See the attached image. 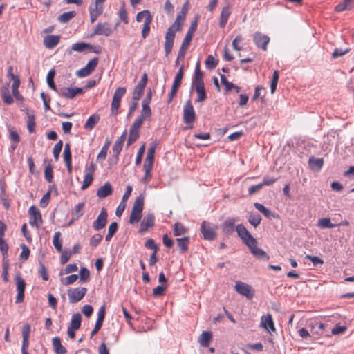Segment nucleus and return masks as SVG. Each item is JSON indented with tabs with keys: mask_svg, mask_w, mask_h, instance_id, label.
Returning a JSON list of instances; mask_svg holds the SVG:
<instances>
[{
	"mask_svg": "<svg viewBox=\"0 0 354 354\" xmlns=\"http://www.w3.org/2000/svg\"><path fill=\"white\" fill-rule=\"evenodd\" d=\"M156 149V144L153 143L147 150V156L145 158V163L143 165L145 176L142 178V181L144 182H148L151 178V171L153 164Z\"/></svg>",
	"mask_w": 354,
	"mask_h": 354,
	"instance_id": "nucleus-3",
	"label": "nucleus"
},
{
	"mask_svg": "<svg viewBox=\"0 0 354 354\" xmlns=\"http://www.w3.org/2000/svg\"><path fill=\"white\" fill-rule=\"evenodd\" d=\"M139 137V131L130 129L129 136L127 140V146H130L132 143L137 140Z\"/></svg>",
	"mask_w": 354,
	"mask_h": 354,
	"instance_id": "nucleus-44",
	"label": "nucleus"
},
{
	"mask_svg": "<svg viewBox=\"0 0 354 354\" xmlns=\"http://www.w3.org/2000/svg\"><path fill=\"white\" fill-rule=\"evenodd\" d=\"M61 233L60 232H55L53 236V244L55 249L61 252H62V241L60 239Z\"/></svg>",
	"mask_w": 354,
	"mask_h": 354,
	"instance_id": "nucleus-33",
	"label": "nucleus"
},
{
	"mask_svg": "<svg viewBox=\"0 0 354 354\" xmlns=\"http://www.w3.org/2000/svg\"><path fill=\"white\" fill-rule=\"evenodd\" d=\"M16 281V288L17 295L16 297V303L19 304L24 301V290L26 288V282L21 278L19 274H17L15 277Z\"/></svg>",
	"mask_w": 354,
	"mask_h": 354,
	"instance_id": "nucleus-11",
	"label": "nucleus"
},
{
	"mask_svg": "<svg viewBox=\"0 0 354 354\" xmlns=\"http://www.w3.org/2000/svg\"><path fill=\"white\" fill-rule=\"evenodd\" d=\"M254 207L257 209H258L260 212H261L265 216L268 218H270L272 216V212L266 208L264 205L261 203H255Z\"/></svg>",
	"mask_w": 354,
	"mask_h": 354,
	"instance_id": "nucleus-46",
	"label": "nucleus"
},
{
	"mask_svg": "<svg viewBox=\"0 0 354 354\" xmlns=\"http://www.w3.org/2000/svg\"><path fill=\"white\" fill-rule=\"evenodd\" d=\"M125 92L126 88L124 87H119L115 90L111 102L112 114L115 115L118 113V110L120 107L121 98L123 97Z\"/></svg>",
	"mask_w": 354,
	"mask_h": 354,
	"instance_id": "nucleus-7",
	"label": "nucleus"
},
{
	"mask_svg": "<svg viewBox=\"0 0 354 354\" xmlns=\"http://www.w3.org/2000/svg\"><path fill=\"white\" fill-rule=\"evenodd\" d=\"M62 147H63V142L62 140H59L54 146L53 153V156H54L55 160H58L59 153L62 149Z\"/></svg>",
	"mask_w": 354,
	"mask_h": 354,
	"instance_id": "nucleus-49",
	"label": "nucleus"
},
{
	"mask_svg": "<svg viewBox=\"0 0 354 354\" xmlns=\"http://www.w3.org/2000/svg\"><path fill=\"white\" fill-rule=\"evenodd\" d=\"M198 24V19L196 18L194 21H192L189 30L183 39V41L181 44L180 50L178 51V57L175 62V65L178 66L180 61H183L185 57V53L188 49V47L190 44L191 40L194 35V32L197 28Z\"/></svg>",
	"mask_w": 354,
	"mask_h": 354,
	"instance_id": "nucleus-2",
	"label": "nucleus"
},
{
	"mask_svg": "<svg viewBox=\"0 0 354 354\" xmlns=\"http://www.w3.org/2000/svg\"><path fill=\"white\" fill-rule=\"evenodd\" d=\"M143 207L144 196L143 194H140L134 201L129 217V223L133 224L138 223L140 220Z\"/></svg>",
	"mask_w": 354,
	"mask_h": 354,
	"instance_id": "nucleus-4",
	"label": "nucleus"
},
{
	"mask_svg": "<svg viewBox=\"0 0 354 354\" xmlns=\"http://www.w3.org/2000/svg\"><path fill=\"white\" fill-rule=\"evenodd\" d=\"M260 326L265 328L269 333L275 331L274 322L270 314H267L261 317Z\"/></svg>",
	"mask_w": 354,
	"mask_h": 354,
	"instance_id": "nucleus-21",
	"label": "nucleus"
},
{
	"mask_svg": "<svg viewBox=\"0 0 354 354\" xmlns=\"http://www.w3.org/2000/svg\"><path fill=\"white\" fill-rule=\"evenodd\" d=\"M192 87L196 90L198 95V97L196 101L198 102L205 101L207 98V95L204 88V82L192 83Z\"/></svg>",
	"mask_w": 354,
	"mask_h": 354,
	"instance_id": "nucleus-22",
	"label": "nucleus"
},
{
	"mask_svg": "<svg viewBox=\"0 0 354 354\" xmlns=\"http://www.w3.org/2000/svg\"><path fill=\"white\" fill-rule=\"evenodd\" d=\"M216 227L215 225L203 221L201 226V232L204 239L208 241L214 240L216 238Z\"/></svg>",
	"mask_w": 354,
	"mask_h": 354,
	"instance_id": "nucleus-6",
	"label": "nucleus"
},
{
	"mask_svg": "<svg viewBox=\"0 0 354 354\" xmlns=\"http://www.w3.org/2000/svg\"><path fill=\"white\" fill-rule=\"evenodd\" d=\"M257 239H255L254 241H252L247 246L249 248L251 253L254 257L268 261L270 258L269 256L264 250H263L261 248H259L257 247Z\"/></svg>",
	"mask_w": 354,
	"mask_h": 354,
	"instance_id": "nucleus-14",
	"label": "nucleus"
},
{
	"mask_svg": "<svg viewBox=\"0 0 354 354\" xmlns=\"http://www.w3.org/2000/svg\"><path fill=\"white\" fill-rule=\"evenodd\" d=\"M87 292V288L85 287H77L68 290V297L71 303H77L82 300Z\"/></svg>",
	"mask_w": 354,
	"mask_h": 354,
	"instance_id": "nucleus-5",
	"label": "nucleus"
},
{
	"mask_svg": "<svg viewBox=\"0 0 354 354\" xmlns=\"http://www.w3.org/2000/svg\"><path fill=\"white\" fill-rule=\"evenodd\" d=\"M81 322H82V315L80 313H77L73 315L69 327L77 330L80 328V327L81 326Z\"/></svg>",
	"mask_w": 354,
	"mask_h": 354,
	"instance_id": "nucleus-31",
	"label": "nucleus"
},
{
	"mask_svg": "<svg viewBox=\"0 0 354 354\" xmlns=\"http://www.w3.org/2000/svg\"><path fill=\"white\" fill-rule=\"evenodd\" d=\"M236 231L239 237L242 240L243 243L248 245L252 241H254V239L251 234L248 232L246 227L242 225L239 224L236 226Z\"/></svg>",
	"mask_w": 354,
	"mask_h": 354,
	"instance_id": "nucleus-10",
	"label": "nucleus"
},
{
	"mask_svg": "<svg viewBox=\"0 0 354 354\" xmlns=\"http://www.w3.org/2000/svg\"><path fill=\"white\" fill-rule=\"evenodd\" d=\"M248 221L251 225L256 227L261 223V218L259 214H252L248 217Z\"/></svg>",
	"mask_w": 354,
	"mask_h": 354,
	"instance_id": "nucleus-45",
	"label": "nucleus"
},
{
	"mask_svg": "<svg viewBox=\"0 0 354 354\" xmlns=\"http://www.w3.org/2000/svg\"><path fill=\"white\" fill-rule=\"evenodd\" d=\"M110 144L111 142L107 140L97 155V160L98 161H102L106 159L107 151L109 149Z\"/></svg>",
	"mask_w": 354,
	"mask_h": 354,
	"instance_id": "nucleus-39",
	"label": "nucleus"
},
{
	"mask_svg": "<svg viewBox=\"0 0 354 354\" xmlns=\"http://www.w3.org/2000/svg\"><path fill=\"white\" fill-rule=\"evenodd\" d=\"M230 13H231V11H230V7L228 6L223 8L221 13L220 21H219V25H220L221 28L225 27V26L227 24V21L228 20V17H229Z\"/></svg>",
	"mask_w": 354,
	"mask_h": 354,
	"instance_id": "nucleus-27",
	"label": "nucleus"
},
{
	"mask_svg": "<svg viewBox=\"0 0 354 354\" xmlns=\"http://www.w3.org/2000/svg\"><path fill=\"white\" fill-rule=\"evenodd\" d=\"M75 15L76 13L75 11L66 12L59 16L58 20L62 23H66L73 18Z\"/></svg>",
	"mask_w": 354,
	"mask_h": 354,
	"instance_id": "nucleus-40",
	"label": "nucleus"
},
{
	"mask_svg": "<svg viewBox=\"0 0 354 354\" xmlns=\"http://www.w3.org/2000/svg\"><path fill=\"white\" fill-rule=\"evenodd\" d=\"M90 278V272L86 268H81L80 270V279L82 282L87 281Z\"/></svg>",
	"mask_w": 354,
	"mask_h": 354,
	"instance_id": "nucleus-51",
	"label": "nucleus"
},
{
	"mask_svg": "<svg viewBox=\"0 0 354 354\" xmlns=\"http://www.w3.org/2000/svg\"><path fill=\"white\" fill-rule=\"evenodd\" d=\"M45 179L48 182L51 183L53 178V167L50 165H48L45 167L44 169Z\"/></svg>",
	"mask_w": 354,
	"mask_h": 354,
	"instance_id": "nucleus-56",
	"label": "nucleus"
},
{
	"mask_svg": "<svg viewBox=\"0 0 354 354\" xmlns=\"http://www.w3.org/2000/svg\"><path fill=\"white\" fill-rule=\"evenodd\" d=\"M55 75V71L54 69H52L49 71V72L47 74L46 76V82L48 85V86L53 91H57V86L54 82V77Z\"/></svg>",
	"mask_w": 354,
	"mask_h": 354,
	"instance_id": "nucleus-30",
	"label": "nucleus"
},
{
	"mask_svg": "<svg viewBox=\"0 0 354 354\" xmlns=\"http://www.w3.org/2000/svg\"><path fill=\"white\" fill-rule=\"evenodd\" d=\"M155 216L153 213L148 212L145 216L140 223V233L147 232L149 228L154 225Z\"/></svg>",
	"mask_w": 354,
	"mask_h": 354,
	"instance_id": "nucleus-19",
	"label": "nucleus"
},
{
	"mask_svg": "<svg viewBox=\"0 0 354 354\" xmlns=\"http://www.w3.org/2000/svg\"><path fill=\"white\" fill-rule=\"evenodd\" d=\"M112 186L110 183L106 182L104 185L101 186L97 192V196L100 198H104L112 194Z\"/></svg>",
	"mask_w": 354,
	"mask_h": 354,
	"instance_id": "nucleus-25",
	"label": "nucleus"
},
{
	"mask_svg": "<svg viewBox=\"0 0 354 354\" xmlns=\"http://www.w3.org/2000/svg\"><path fill=\"white\" fill-rule=\"evenodd\" d=\"M77 279V274H71L62 279V283L65 286H68L75 283Z\"/></svg>",
	"mask_w": 354,
	"mask_h": 354,
	"instance_id": "nucleus-54",
	"label": "nucleus"
},
{
	"mask_svg": "<svg viewBox=\"0 0 354 354\" xmlns=\"http://www.w3.org/2000/svg\"><path fill=\"white\" fill-rule=\"evenodd\" d=\"M97 64H98V58L95 57V58L91 59L90 61H88V62L87 63V64L85 66L88 68V70H89L92 73L95 70L96 66H97Z\"/></svg>",
	"mask_w": 354,
	"mask_h": 354,
	"instance_id": "nucleus-63",
	"label": "nucleus"
},
{
	"mask_svg": "<svg viewBox=\"0 0 354 354\" xmlns=\"http://www.w3.org/2000/svg\"><path fill=\"white\" fill-rule=\"evenodd\" d=\"M145 145H142L139 148L138 151L137 153V156H136V164L137 165H140L141 163L142 158L143 154L145 153Z\"/></svg>",
	"mask_w": 354,
	"mask_h": 354,
	"instance_id": "nucleus-64",
	"label": "nucleus"
},
{
	"mask_svg": "<svg viewBox=\"0 0 354 354\" xmlns=\"http://www.w3.org/2000/svg\"><path fill=\"white\" fill-rule=\"evenodd\" d=\"M60 41L59 35H47L44 38L43 43L46 48L52 49L55 48Z\"/></svg>",
	"mask_w": 354,
	"mask_h": 354,
	"instance_id": "nucleus-23",
	"label": "nucleus"
},
{
	"mask_svg": "<svg viewBox=\"0 0 354 354\" xmlns=\"http://www.w3.org/2000/svg\"><path fill=\"white\" fill-rule=\"evenodd\" d=\"M212 339L211 331H203L198 337V343L203 347H207Z\"/></svg>",
	"mask_w": 354,
	"mask_h": 354,
	"instance_id": "nucleus-26",
	"label": "nucleus"
},
{
	"mask_svg": "<svg viewBox=\"0 0 354 354\" xmlns=\"http://www.w3.org/2000/svg\"><path fill=\"white\" fill-rule=\"evenodd\" d=\"M84 204L83 203H78L74 207V210L72 212V219L77 220L83 214V208Z\"/></svg>",
	"mask_w": 354,
	"mask_h": 354,
	"instance_id": "nucleus-34",
	"label": "nucleus"
},
{
	"mask_svg": "<svg viewBox=\"0 0 354 354\" xmlns=\"http://www.w3.org/2000/svg\"><path fill=\"white\" fill-rule=\"evenodd\" d=\"M64 159L65 162L71 161V152L69 144H66L64 146Z\"/></svg>",
	"mask_w": 354,
	"mask_h": 354,
	"instance_id": "nucleus-61",
	"label": "nucleus"
},
{
	"mask_svg": "<svg viewBox=\"0 0 354 354\" xmlns=\"http://www.w3.org/2000/svg\"><path fill=\"white\" fill-rule=\"evenodd\" d=\"M89 46V44L84 43V42H79L75 43L72 46V50L77 52H82L86 48H87Z\"/></svg>",
	"mask_w": 354,
	"mask_h": 354,
	"instance_id": "nucleus-55",
	"label": "nucleus"
},
{
	"mask_svg": "<svg viewBox=\"0 0 354 354\" xmlns=\"http://www.w3.org/2000/svg\"><path fill=\"white\" fill-rule=\"evenodd\" d=\"M22 337H23V342L25 343V345L26 344H29V335L30 333V326L28 324H26L24 325L22 328Z\"/></svg>",
	"mask_w": 354,
	"mask_h": 354,
	"instance_id": "nucleus-41",
	"label": "nucleus"
},
{
	"mask_svg": "<svg viewBox=\"0 0 354 354\" xmlns=\"http://www.w3.org/2000/svg\"><path fill=\"white\" fill-rule=\"evenodd\" d=\"M112 33V28L107 22L98 23L94 29L93 35L109 36Z\"/></svg>",
	"mask_w": 354,
	"mask_h": 354,
	"instance_id": "nucleus-17",
	"label": "nucleus"
},
{
	"mask_svg": "<svg viewBox=\"0 0 354 354\" xmlns=\"http://www.w3.org/2000/svg\"><path fill=\"white\" fill-rule=\"evenodd\" d=\"M198 82H203V73L200 70L199 63H197L196 64L194 75L192 79V83H197Z\"/></svg>",
	"mask_w": 354,
	"mask_h": 354,
	"instance_id": "nucleus-42",
	"label": "nucleus"
},
{
	"mask_svg": "<svg viewBox=\"0 0 354 354\" xmlns=\"http://www.w3.org/2000/svg\"><path fill=\"white\" fill-rule=\"evenodd\" d=\"M53 346L57 354H66L67 351L62 346L61 339L59 337H55L53 339Z\"/></svg>",
	"mask_w": 354,
	"mask_h": 354,
	"instance_id": "nucleus-28",
	"label": "nucleus"
},
{
	"mask_svg": "<svg viewBox=\"0 0 354 354\" xmlns=\"http://www.w3.org/2000/svg\"><path fill=\"white\" fill-rule=\"evenodd\" d=\"M180 21H184V19H183V15L179 14L173 24L167 29L165 41V51L166 55H168L171 52L175 34L177 31L180 30L182 26Z\"/></svg>",
	"mask_w": 354,
	"mask_h": 354,
	"instance_id": "nucleus-1",
	"label": "nucleus"
},
{
	"mask_svg": "<svg viewBox=\"0 0 354 354\" xmlns=\"http://www.w3.org/2000/svg\"><path fill=\"white\" fill-rule=\"evenodd\" d=\"M279 78V72H278V71L276 70L274 71L272 80V82L270 84L271 93H274L275 92L277 86L278 84Z\"/></svg>",
	"mask_w": 354,
	"mask_h": 354,
	"instance_id": "nucleus-48",
	"label": "nucleus"
},
{
	"mask_svg": "<svg viewBox=\"0 0 354 354\" xmlns=\"http://www.w3.org/2000/svg\"><path fill=\"white\" fill-rule=\"evenodd\" d=\"M88 11L91 22L93 23L102 14L103 6L101 3L95 2L94 5L89 6Z\"/></svg>",
	"mask_w": 354,
	"mask_h": 354,
	"instance_id": "nucleus-18",
	"label": "nucleus"
},
{
	"mask_svg": "<svg viewBox=\"0 0 354 354\" xmlns=\"http://www.w3.org/2000/svg\"><path fill=\"white\" fill-rule=\"evenodd\" d=\"M221 84L225 86L226 91H230L231 89H232L234 86V84L229 82L226 77L224 75H221Z\"/></svg>",
	"mask_w": 354,
	"mask_h": 354,
	"instance_id": "nucleus-59",
	"label": "nucleus"
},
{
	"mask_svg": "<svg viewBox=\"0 0 354 354\" xmlns=\"http://www.w3.org/2000/svg\"><path fill=\"white\" fill-rule=\"evenodd\" d=\"M196 119L195 111L191 100L186 102L183 106V122L185 124L192 123Z\"/></svg>",
	"mask_w": 354,
	"mask_h": 354,
	"instance_id": "nucleus-9",
	"label": "nucleus"
},
{
	"mask_svg": "<svg viewBox=\"0 0 354 354\" xmlns=\"http://www.w3.org/2000/svg\"><path fill=\"white\" fill-rule=\"evenodd\" d=\"M243 40V37L241 35H237L235 39L233 40L232 46L234 50L236 51H240L242 48L239 45L240 42H241Z\"/></svg>",
	"mask_w": 354,
	"mask_h": 354,
	"instance_id": "nucleus-62",
	"label": "nucleus"
},
{
	"mask_svg": "<svg viewBox=\"0 0 354 354\" xmlns=\"http://www.w3.org/2000/svg\"><path fill=\"white\" fill-rule=\"evenodd\" d=\"M93 180V176L89 174H85L84 177L83 183L81 187L82 190H85L92 183Z\"/></svg>",
	"mask_w": 354,
	"mask_h": 354,
	"instance_id": "nucleus-52",
	"label": "nucleus"
},
{
	"mask_svg": "<svg viewBox=\"0 0 354 354\" xmlns=\"http://www.w3.org/2000/svg\"><path fill=\"white\" fill-rule=\"evenodd\" d=\"M2 98L3 102L7 104H10L13 102V99L9 93L8 88H4L2 91Z\"/></svg>",
	"mask_w": 354,
	"mask_h": 354,
	"instance_id": "nucleus-57",
	"label": "nucleus"
},
{
	"mask_svg": "<svg viewBox=\"0 0 354 354\" xmlns=\"http://www.w3.org/2000/svg\"><path fill=\"white\" fill-rule=\"evenodd\" d=\"M100 117L98 115H92L86 120L84 128L86 129H92L94 128L95 124L98 122Z\"/></svg>",
	"mask_w": 354,
	"mask_h": 354,
	"instance_id": "nucleus-29",
	"label": "nucleus"
},
{
	"mask_svg": "<svg viewBox=\"0 0 354 354\" xmlns=\"http://www.w3.org/2000/svg\"><path fill=\"white\" fill-rule=\"evenodd\" d=\"M142 111L139 117L142 120H145V118L151 115V111L149 106L147 105V103H142Z\"/></svg>",
	"mask_w": 354,
	"mask_h": 354,
	"instance_id": "nucleus-43",
	"label": "nucleus"
},
{
	"mask_svg": "<svg viewBox=\"0 0 354 354\" xmlns=\"http://www.w3.org/2000/svg\"><path fill=\"white\" fill-rule=\"evenodd\" d=\"M317 225L322 229L333 228L337 225L333 224L330 218H323L318 221Z\"/></svg>",
	"mask_w": 354,
	"mask_h": 354,
	"instance_id": "nucleus-32",
	"label": "nucleus"
},
{
	"mask_svg": "<svg viewBox=\"0 0 354 354\" xmlns=\"http://www.w3.org/2000/svg\"><path fill=\"white\" fill-rule=\"evenodd\" d=\"M102 236L99 234L93 235L90 239V245L94 248L97 247L102 241Z\"/></svg>",
	"mask_w": 354,
	"mask_h": 354,
	"instance_id": "nucleus-60",
	"label": "nucleus"
},
{
	"mask_svg": "<svg viewBox=\"0 0 354 354\" xmlns=\"http://www.w3.org/2000/svg\"><path fill=\"white\" fill-rule=\"evenodd\" d=\"M234 288L236 291L246 297L248 299H252L254 296V290L250 285L241 281H237L235 283Z\"/></svg>",
	"mask_w": 354,
	"mask_h": 354,
	"instance_id": "nucleus-8",
	"label": "nucleus"
},
{
	"mask_svg": "<svg viewBox=\"0 0 354 354\" xmlns=\"http://www.w3.org/2000/svg\"><path fill=\"white\" fill-rule=\"evenodd\" d=\"M323 160L322 158H310L309 165L312 169L320 170L323 166Z\"/></svg>",
	"mask_w": 354,
	"mask_h": 354,
	"instance_id": "nucleus-38",
	"label": "nucleus"
},
{
	"mask_svg": "<svg viewBox=\"0 0 354 354\" xmlns=\"http://www.w3.org/2000/svg\"><path fill=\"white\" fill-rule=\"evenodd\" d=\"M152 20L147 19L145 23H144L143 28L142 30V36L144 39H145L149 34L150 32V24Z\"/></svg>",
	"mask_w": 354,
	"mask_h": 354,
	"instance_id": "nucleus-58",
	"label": "nucleus"
},
{
	"mask_svg": "<svg viewBox=\"0 0 354 354\" xmlns=\"http://www.w3.org/2000/svg\"><path fill=\"white\" fill-rule=\"evenodd\" d=\"M132 192V187L130 185H128L126 189V192L124 194L122 201L120 203L119 205L118 206L115 212V214L117 216H120L125 209L126 205H127V201L128 198H129Z\"/></svg>",
	"mask_w": 354,
	"mask_h": 354,
	"instance_id": "nucleus-20",
	"label": "nucleus"
},
{
	"mask_svg": "<svg viewBox=\"0 0 354 354\" xmlns=\"http://www.w3.org/2000/svg\"><path fill=\"white\" fill-rule=\"evenodd\" d=\"M239 219L236 218H227L222 225V230L224 234H231L234 230V224Z\"/></svg>",
	"mask_w": 354,
	"mask_h": 354,
	"instance_id": "nucleus-24",
	"label": "nucleus"
},
{
	"mask_svg": "<svg viewBox=\"0 0 354 354\" xmlns=\"http://www.w3.org/2000/svg\"><path fill=\"white\" fill-rule=\"evenodd\" d=\"M28 120H27V127L28 131L30 133H32L35 131V115L33 114H27Z\"/></svg>",
	"mask_w": 354,
	"mask_h": 354,
	"instance_id": "nucleus-47",
	"label": "nucleus"
},
{
	"mask_svg": "<svg viewBox=\"0 0 354 354\" xmlns=\"http://www.w3.org/2000/svg\"><path fill=\"white\" fill-rule=\"evenodd\" d=\"M187 228L180 223H176L174 225V234L176 236L186 234Z\"/></svg>",
	"mask_w": 354,
	"mask_h": 354,
	"instance_id": "nucleus-37",
	"label": "nucleus"
},
{
	"mask_svg": "<svg viewBox=\"0 0 354 354\" xmlns=\"http://www.w3.org/2000/svg\"><path fill=\"white\" fill-rule=\"evenodd\" d=\"M205 66L209 69H213L216 67L218 61L214 57L209 55L205 61Z\"/></svg>",
	"mask_w": 354,
	"mask_h": 354,
	"instance_id": "nucleus-53",
	"label": "nucleus"
},
{
	"mask_svg": "<svg viewBox=\"0 0 354 354\" xmlns=\"http://www.w3.org/2000/svg\"><path fill=\"white\" fill-rule=\"evenodd\" d=\"M176 241L178 243V246L180 248V252L181 253L185 252L187 250V245L189 241V236H185L183 238L176 239Z\"/></svg>",
	"mask_w": 354,
	"mask_h": 354,
	"instance_id": "nucleus-36",
	"label": "nucleus"
},
{
	"mask_svg": "<svg viewBox=\"0 0 354 354\" xmlns=\"http://www.w3.org/2000/svg\"><path fill=\"white\" fill-rule=\"evenodd\" d=\"M253 39L254 44L262 50H266L267 45L270 41L268 36L263 35L259 32H257L254 34Z\"/></svg>",
	"mask_w": 354,
	"mask_h": 354,
	"instance_id": "nucleus-16",
	"label": "nucleus"
},
{
	"mask_svg": "<svg viewBox=\"0 0 354 354\" xmlns=\"http://www.w3.org/2000/svg\"><path fill=\"white\" fill-rule=\"evenodd\" d=\"M148 20H152V16L149 10H143L141 12H139L136 15V21L138 22H144L145 23V21Z\"/></svg>",
	"mask_w": 354,
	"mask_h": 354,
	"instance_id": "nucleus-35",
	"label": "nucleus"
},
{
	"mask_svg": "<svg viewBox=\"0 0 354 354\" xmlns=\"http://www.w3.org/2000/svg\"><path fill=\"white\" fill-rule=\"evenodd\" d=\"M57 93L66 98L73 99L77 95L83 93V89L78 87H63L57 90Z\"/></svg>",
	"mask_w": 354,
	"mask_h": 354,
	"instance_id": "nucleus-13",
	"label": "nucleus"
},
{
	"mask_svg": "<svg viewBox=\"0 0 354 354\" xmlns=\"http://www.w3.org/2000/svg\"><path fill=\"white\" fill-rule=\"evenodd\" d=\"M167 285H160L153 289V295L155 297H161L165 294V291L167 289Z\"/></svg>",
	"mask_w": 354,
	"mask_h": 354,
	"instance_id": "nucleus-50",
	"label": "nucleus"
},
{
	"mask_svg": "<svg viewBox=\"0 0 354 354\" xmlns=\"http://www.w3.org/2000/svg\"><path fill=\"white\" fill-rule=\"evenodd\" d=\"M30 221L29 223L32 227L37 228L42 223L41 214L40 211L34 205H32L29 209Z\"/></svg>",
	"mask_w": 354,
	"mask_h": 354,
	"instance_id": "nucleus-12",
	"label": "nucleus"
},
{
	"mask_svg": "<svg viewBox=\"0 0 354 354\" xmlns=\"http://www.w3.org/2000/svg\"><path fill=\"white\" fill-rule=\"evenodd\" d=\"M107 212L106 209L102 208L97 219L93 223V227L95 230H100L104 228L107 222Z\"/></svg>",
	"mask_w": 354,
	"mask_h": 354,
	"instance_id": "nucleus-15",
	"label": "nucleus"
}]
</instances>
